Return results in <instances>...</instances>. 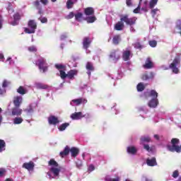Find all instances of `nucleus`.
Masks as SVG:
<instances>
[{"label":"nucleus","instance_id":"obj_1","mask_svg":"<svg viewBox=\"0 0 181 181\" xmlns=\"http://www.w3.org/2000/svg\"><path fill=\"white\" fill-rule=\"evenodd\" d=\"M48 165L49 166H52L49 168V171L47 173V176H49V179L52 180V179H56V177H59L62 170V167L59 166V163H57L54 159H51L49 160Z\"/></svg>","mask_w":181,"mask_h":181},{"label":"nucleus","instance_id":"obj_2","mask_svg":"<svg viewBox=\"0 0 181 181\" xmlns=\"http://www.w3.org/2000/svg\"><path fill=\"white\" fill-rule=\"evenodd\" d=\"M179 139H172L171 144L172 146H168V149L170 152H177V153H180L181 146H179Z\"/></svg>","mask_w":181,"mask_h":181},{"label":"nucleus","instance_id":"obj_3","mask_svg":"<svg viewBox=\"0 0 181 181\" xmlns=\"http://www.w3.org/2000/svg\"><path fill=\"white\" fill-rule=\"evenodd\" d=\"M35 66H37L40 71H42V73H46V71H47L49 69L46 59L44 57H40L35 62Z\"/></svg>","mask_w":181,"mask_h":181},{"label":"nucleus","instance_id":"obj_4","mask_svg":"<svg viewBox=\"0 0 181 181\" xmlns=\"http://www.w3.org/2000/svg\"><path fill=\"white\" fill-rule=\"evenodd\" d=\"M28 26L30 29L28 28H25L24 31L25 33H28L29 35L35 33V32H36V29H37V24L35 20H30L28 23Z\"/></svg>","mask_w":181,"mask_h":181},{"label":"nucleus","instance_id":"obj_5","mask_svg":"<svg viewBox=\"0 0 181 181\" xmlns=\"http://www.w3.org/2000/svg\"><path fill=\"white\" fill-rule=\"evenodd\" d=\"M177 66H180V57H175L169 66L170 69H171L173 73L175 74H178L179 73V68H177Z\"/></svg>","mask_w":181,"mask_h":181},{"label":"nucleus","instance_id":"obj_6","mask_svg":"<svg viewBox=\"0 0 181 181\" xmlns=\"http://www.w3.org/2000/svg\"><path fill=\"white\" fill-rule=\"evenodd\" d=\"M136 19H138L136 17L129 18L128 15L126 14L121 17L120 21L122 22H125L126 25H128L129 26H133V25L136 23Z\"/></svg>","mask_w":181,"mask_h":181},{"label":"nucleus","instance_id":"obj_7","mask_svg":"<svg viewBox=\"0 0 181 181\" xmlns=\"http://www.w3.org/2000/svg\"><path fill=\"white\" fill-rule=\"evenodd\" d=\"M109 58L111 59V60H112L114 63H117V62H118V60L121 59L119 49H112V51H110Z\"/></svg>","mask_w":181,"mask_h":181},{"label":"nucleus","instance_id":"obj_8","mask_svg":"<svg viewBox=\"0 0 181 181\" xmlns=\"http://www.w3.org/2000/svg\"><path fill=\"white\" fill-rule=\"evenodd\" d=\"M143 67L146 70H149L151 69H153L154 64H153V62H152V59H151V57L146 58V59L145 61V64L143 65Z\"/></svg>","mask_w":181,"mask_h":181},{"label":"nucleus","instance_id":"obj_9","mask_svg":"<svg viewBox=\"0 0 181 181\" xmlns=\"http://www.w3.org/2000/svg\"><path fill=\"white\" fill-rule=\"evenodd\" d=\"M132 52L131 49L127 48L126 50L123 51L122 52V59L124 62H128L131 58Z\"/></svg>","mask_w":181,"mask_h":181},{"label":"nucleus","instance_id":"obj_10","mask_svg":"<svg viewBox=\"0 0 181 181\" xmlns=\"http://www.w3.org/2000/svg\"><path fill=\"white\" fill-rule=\"evenodd\" d=\"M86 115H83V112H74L72 113L70 116V118H71L74 121L81 119V118H84Z\"/></svg>","mask_w":181,"mask_h":181},{"label":"nucleus","instance_id":"obj_11","mask_svg":"<svg viewBox=\"0 0 181 181\" xmlns=\"http://www.w3.org/2000/svg\"><path fill=\"white\" fill-rule=\"evenodd\" d=\"M90 45H91V40H90V37H85L83 40V49H85V50H88V47H90Z\"/></svg>","mask_w":181,"mask_h":181},{"label":"nucleus","instance_id":"obj_12","mask_svg":"<svg viewBox=\"0 0 181 181\" xmlns=\"http://www.w3.org/2000/svg\"><path fill=\"white\" fill-rule=\"evenodd\" d=\"M23 168L27 169V170H33L35 169V163H33V161L24 163L23 164Z\"/></svg>","mask_w":181,"mask_h":181},{"label":"nucleus","instance_id":"obj_13","mask_svg":"<svg viewBox=\"0 0 181 181\" xmlns=\"http://www.w3.org/2000/svg\"><path fill=\"white\" fill-rule=\"evenodd\" d=\"M83 13L86 16H93L95 13L94 8L93 7H87L84 8Z\"/></svg>","mask_w":181,"mask_h":181},{"label":"nucleus","instance_id":"obj_14","mask_svg":"<svg viewBox=\"0 0 181 181\" xmlns=\"http://www.w3.org/2000/svg\"><path fill=\"white\" fill-rule=\"evenodd\" d=\"M48 122L49 125H57L59 124V118L56 117V116H49L48 117Z\"/></svg>","mask_w":181,"mask_h":181},{"label":"nucleus","instance_id":"obj_15","mask_svg":"<svg viewBox=\"0 0 181 181\" xmlns=\"http://www.w3.org/2000/svg\"><path fill=\"white\" fill-rule=\"evenodd\" d=\"M148 166H158V163L156 162V158L153 157L151 158H147L146 161Z\"/></svg>","mask_w":181,"mask_h":181},{"label":"nucleus","instance_id":"obj_16","mask_svg":"<svg viewBox=\"0 0 181 181\" xmlns=\"http://www.w3.org/2000/svg\"><path fill=\"white\" fill-rule=\"evenodd\" d=\"M158 104H159L158 98H153L148 102V105L150 108H156V107H158Z\"/></svg>","mask_w":181,"mask_h":181},{"label":"nucleus","instance_id":"obj_17","mask_svg":"<svg viewBox=\"0 0 181 181\" xmlns=\"http://www.w3.org/2000/svg\"><path fill=\"white\" fill-rule=\"evenodd\" d=\"M78 71L76 69H71L69 71L67 72V76L69 80H73L74 78V76H77Z\"/></svg>","mask_w":181,"mask_h":181},{"label":"nucleus","instance_id":"obj_18","mask_svg":"<svg viewBox=\"0 0 181 181\" xmlns=\"http://www.w3.org/2000/svg\"><path fill=\"white\" fill-rule=\"evenodd\" d=\"M22 112L23 110L20 109L19 107H13L11 110L12 115H16L17 117L22 115Z\"/></svg>","mask_w":181,"mask_h":181},{"label":"nucleus","instance_id":"obj_19","mask_svg":"<svg viewBox=\"0 0 181 181\" xmlns=\"http://www.w3.org/2000/svg\"><path fill=\"white\" fill-rule=\"evenodd\" d=\"M72 103H74V104H75V105H81V104H83V103L84 104L87 103V100L86 99H84L83 98H78V99H74L72 100Z\"/></svg>","mask_w":181,"mask_h":181},{"label":"nucleus","instance_id":"obj_20","mask_svg":"<svg viewBox=\"0 0 181 181\" xmlns=\"http://www.w3.org/2000/svg\"><path fill=\"white\" fill-rule=\"evenodd\" d=\"M70 152L72 158H77V155L80 153V149L76 147H72L70 148Z\"/></svg>","mask_w":181,"mask_h":181},{"label":"nucleus","instance_id":"obj_21","mask_svg":"<svg viewBox=\"0 0 181 181\" xmlns=\"http://www.w3.org/2000/svg\"><path fill=\"white\" fill-rule=\"evenodd\" d=\"M69 153H70V147L66 146L64 151L59 153V156H61V158H64V156H67Z\"/></svg>","mask_w":181,"mask_h":181},{"label":"nucleus","instance_id":"obj_22","mask_svg":"<svg viewBox=\"0 0 181 181\" xmlns=\"http://www.w3.org/2000/svg\"><path fill=\"white\" fill-rule=\"evenodd\" d=\"M124 26V22L120 21L115 25V30H122Z\"/></svg>","mask_w":181,"mask_h":181},{"label":"nucleus","instance_id":"obj_23","mask_svg":"<svg viewBox=\"0 0 181 181\" xmlns=\"http://www.w3.org/2000/svg\"><path fill=\"white\" fill-rule=\"evenodd\" d=\"M13 104L15 107H21V104H22V97L16 96L14 98Z\"/></svg>","mask_w":181,"mask_h":181},{"label":"nucleus","instance_id":"obj_24","mask_svg":"<svg viewBox=\"0 0 181 181\" xmlns=\"http://www.w3.org/2000/svg\"><path fill=\"white\" fill-rule=\"evenodd\" d=\"M85 21H86L87 23H94V22L97 21V17H95V16H88V17L85 18Z\"/></svg>","mask_w":181,"mask_h":181},{"label":"nucleus","instance_id":"obj_25","mask_svg":"<svg viewBox=\"0 0 181 181\" xmlns=\"http://www.w3.org/2000/svg\"><path fill=\"white\" fill-rule=\"evenodd\" d=\"M120 42H121V35H116L113 37V39H112L113 45H115L117 46V45H119Z\"/></svg>","mask_w":181,"mask_h":181},{"label":"nucleus","instance_id":"obj_26","mask_svg":"<svg viewBox=\"0 0 181 181\" xmlns=\"http://www.w3.org/2000/svg\"><path fill=\"white\" fill-rule=\"evenodd\" d=\"M154 75H153V72H150L149 75H148V74H144L141 76V79L144 81H146V80H149L151 78H153Z\"/></svg>","mask_w":181,"mask_h":181},{"label":"nucleus","instance_id":"obj_27","mask_svg":"<svg viewBox=\"0 0 181 181\" xmlns=\"http://www.w3.org/2000/svg\"><path fill=\"white\" fill-rule=\"evenodd\" d=\"M33 4L35 6H36L37 9H39L38 13L40 15H43V11H42V8H40V1L36 0L35 1H34Z\"/></svg>","mask_w":181,"mask_h":181},{"label":"nucleus","instance_id":"obj_28","mask_svg":"<svg viewBox=\"0 0 181 181\" xmlns=\"http://www.w3.org/2000/svg\"><path fill=\"white\" fill-rule=\"evenodd\" d=\"M68 127H70V123L69 122H65L64 124H62L58 129L59 131H60L61 132H63V131H66V129Z\"/></svg>","mask_w":181,"mask_h":181},{"label":"nucleus","instance_id":"obj_29","mask_svg":"<svg viewBox=\"0 0 181 181\" xmlns=\"http://www.w3.org/2000/svg\"><path fill=\"white\" fill-rule=\"evenodd\" d=\"M128 153H131V155H135L136 153L137 150L134 146H129L127 147Z\"/></svg>","mask_w":181,"mask_h":181},{"label":"nucleus","instance_id":"obj_30","mask_svg":"<svg viewBox=\"0 0 181 181\" xmlns=\"http://www.w3.org/2000/svg\"><path fill=\"white\" fill-rule=\"evenodd\" d=\"M36 88L40 90H46L49 88V86L46 84L38 83L36 84Z\"/></svg>","mask_w":181,"mask_h":181},{"label":"nucleus","instance_id":"obj_31","mask_svg":"<svg viewBox=\"0 0 181 181\" xmlns=\"http://www.w3.org/2000/svg\"><path fill=\"white\" fill-rule=\"evenodd\" d=\"M175 29L177 31H174L173 33H178L181 31V21L178 20L176 23Z\"/></svg>","mask_w":181,"mask_h":181},{"label":"nucleus","instance_id":"obj_32","mask_svg":"<svg viewBox=\"0 0 181 181\" xmlns=\"http://www.w3.org/2000/svg\"><path fill=\"white\" fill-rule=\"evenodd\" d=\"M6 146V143H5V141L0 139V153L4 152V151H5Z\"/></svg>","mask_w":181,"mask_h":181},{"label":"nucleus","instance_id":"obj_33","mask_svg":"<svg viewBox=\"0 0 181 181\" xmlns=\"http://www.w3.org/2000/svg\"><path fill=\"white\" fill-rule=\"evenodd\" d=\"M23 122V119L22 117H16L13 119V124L15 125H19Z\"/></svg>","mask_w":181,"mask_h":181},{"label":"nucleus","instance_id":"obj_34","mask_svg":"<svg viewBox=\"0 0 181 181\" xmlns=\"http://www.w3.org/2000/svg\"><path fill=\"white\" fill-rule=\"evenodd\" d=\"M141 144H146L151 141V137L149 136H142L140 139Z\"/></svg>","mask_w":181,"mask_h":181},{"label":"nucleus","instance_id":"obj_35","mask_svg":"<svg viewBox=\"0 0 181 181\" xmlns=\"http://www.w3.org/2000/svg\"><path fill=\"white\" fill-rule=\"evenodd\" d=\"M134 49H138L139 50H142L144 49V45H141V42H136L133 44Z\"/></svg>","mask_w":181,"mask_h":181},{"label":"nucleus","instance_id":"obj_36","mask_svg":"<svg viewBox=\"0 0 181 181\" xmlns=\"http://www.w3.org/2000/svg\"><path fill=\"white\" fill-rule=\"evenodd\" d=\"M17 93H18V94H21V95H25V94H26V90H25L23 86H20L17 89Z\"/></svg>","mask_w":181,"mask_h":181},{"label":"nucleus","instance_id":"obj_37","mask_svg":"<svg viewBox=\"0 0 181 181\" xmlns=\"http://www.w3.org/2000/svg\"><path fill=\"white\" fill-rule=\"evenodd\" d=\"M148 97H152L153 98H158V92L155 90H151L148 94Z\"/></svg>","mask_w":181,"mask_h":181},{"label":"nucleus","instance_id":"obj_38","mask_svg":"<svg viewBox=\"0 0 181 181\" xmlns=\"http://www.w3.org/2000/svg\"><path fill=\"white\" fill-rule=\"evenodd\" d=\"M55 68L57 70H66V65L62 64H56L54 65Z\"/></svg>","mask_w":181,"mask_h":181},{"label":"nucleus","instance_id":"obj_39","mask_svg":"<svg viewBox=\"0 0 181 181\" xmlns=\"http://www.w3.org/2000/svg\"><path fill=\"white\" fill-rule=\"evenodd\" d=\"M158 4V0H151L149 3L150 9H153L156 5Z\"/></svg>","mask_w":181,"mask_h":181},{"label":"nucleus","instance_id":"obj_40","mask_svg":"<svg viewBox=\"0 0 181 181\" xmlns=\"http://www.w3.org/2000/svg\"><path fill=\"white\" fill-rule=\"evenodd\" d=\"M86 69L90 71H94V66H93V63L87 62L86 64Z\"/></svg>","mask_w":181,"mask_h":181},{"label":"nucleus","instance_id":"obj_41","mask_svg":"<svg viewBox=\"0 0 181 181\" xmlns=\"http://www.w3.org/2000/svg\"><path fill=\"white\" fill-rule=\"evenodd\" d=\"M22 16H23V14L16 13L13 15V19L14 21H21V18H22Z\"/></svg>","mask_w":181,"mask_h":181},{"label":"nucleus","instance_id":"obj_42","mask_svg":"<svg viewBox=\"0 0 181 181\" xmlns=\"http://www.w3.org/2000/svg\"><path fill=\"white\" fill-rule=\"evenodd\" d=\"M136 88H137V91H144L145 90V86H144V83H139L137 86H136Z\"/></svg>","mask_w":181,"mask_h":181},{"label":"nucleus","instance_id":"obj_43","mask_svg":"<svg viewBox=\"0 0 181 181\" xmlns=\"http://www.w3.org/2000/svg\"><path fill=\"white\" fill-rule=\"evenodd\" d=\"M59 76L62 80H64V78H67V74L64 70H59Z\"/></svg>","mask_w":181,"mask_h":181},{"label":"nucleus","instance_id":"obj_44","mask_svg":"<svg viewBox=\"0 0 181 181\" xmlns=\"http://www.w3.org/2000/svg\"><path fill=\"white\" fill-rule=\"evenodd\" d=\"M6 176V169L5 168H0V177H4Z\"/></svg>","mask_w":181,"mask_h":181},{"label":"nucleus","instance_id":"obj_45","mask_svg":"<svg viewBox=\"0 0 181 181\" xmlns=\"http://www.w3.org/2000/svg\"><path fill=\"white\" fill-rule=\"evenodd\" d=\"M74 4V3L71 0H68L66 2V8L68 9H71V8H73Z\"/></svg>","mask_w":181,"mask_h":181},{"label":"nucleus","instance_id":"obj_46","mask_svg":"<svg viewBox=\"0 0 181 181\" xmlns=\"http://www.w3.org/2000/svg\"><path fill=\"white\" fill-rule=\"evenodd\" d=\"M148 45L151 46V47H156L158 42H156V40H151L148 42Z\"/></svg>","mask_w":181,"mask_h":181},{"label":"nucleus","instance_id":"obj_47","mask_svg":"<svg viewBox=\"0 0 181 181\" xmlns=\"http://www.w3.org/2000/svg\"><path fill=\"white\" fill-rule=\"evenodd\" d=\"M83 18V14L81 13H78L75 14V19L78 21V19H81Z\"/></svg>","mask_w":181,"mask_h":181},{"label":"nucleus","instance_id":"obj_48","mask_svg":"<svg viewBox=\"0 0 181 181\" xmlns=\"http://www.w3.org/2000/svg\"><path fill=\"white\" fill-rule=\"evenodd\" d=\"M38 21H40L41 23H47V18L46 17L39 18Z\"/></svg>","mask_w":181,"mask_h":181},{"label":"nucleus","instance_id":"obj_49","mask_svg":"<svg viewBox=\"0 0 181 181\" xmlns=\"http://www.w3.org/2000/svg\"><path fill=\"white\" fill-rule=\"evenodd\" d=\"M144 148L146 149V151H147V152H151L152 151V148H151L148 144H144Z\"/></svg>","mask_w":181,"mask_h":181},{"label":"nucleus","instance_id":"obj_50","mask_svg":"<svg viewBox=\"0 0 181 181\" xmlns=\"http://www.w3.org/2000/svg\"><path fill=\"white\" fill-rule=\"evenodd\" d=\"M25 112L30 114L33 112V107H32V105H30L28 108L25 109Z\"/></svg>","mask_w":181,"mask_h":181},{"label":"nucleus","instance_id":"obj_51","mask_svg":"<svg viewBox=\"0 0 181 181\" xmlns=\"http://www.w3.org/2000/svg\"><path fill=\"white\" fill-rule=\"evenodd\" d=\"M9 84H10V83H9L8 81L4 80V81H3L2 87H3L4 88H6L8 86H9Z\"/></svg>","mask_w":181,"mask_h":181},{"label":"nucleus","instance_id":"obj_52","mask_svg":"<svg viewBox=\"0 0 181 181\" xmlns=\"http://www.w3.org/2000/svg\"><path fill=\"white\" fill-rule=\"evenodd\" d=\"M29 52H37V49H36V47L35 46H31L28 47Z\"/></svg>","mask_w":181,"mask_h":181},{"label":"nucleus","instance_id":"obj_53","mask_svg":"<svg viewBox=\"0 0 181 181\" xmlns=\"http://www.w3.org/2000/svg\"><path fill=\"white\" fill-rule=\"evenodd\" d=\"M179 177V171L178 170H175L173 173V177L176 179V177Z\"/></svg>","mask_w":181,"mask_h":181},{"label":"nucleus","instance_id":"obj_54","mask_svg":"<svg viewBox=\"0 0 181 181\" xmlns=\"http://www.w3.org/2000/svg\"><path fill=\"white\" fill-rule=\"evenodd\" d=\"M141 11V5L139 4V6H137V8H136L134 10V13H139V11Z\"/></svg>","mask_w":181,"mask_h":181},{"label":"nucleus","instance_id":"obj_55","mask_svg":"<svg viewBox=\"0 0 181 181\" xmlns=\"http://www.w3.org/2000/svg\"><path fill=\"white\" fill-rule=\"evenodd\" d=\"M67 19H72V18H74V13L71 12L69 14L66 16Z\"/></svg>","mask_w":181,"mask_h":181},{"label":"nucleus","instance_id":"obj_56","mask_svg":"<svg viewBox=\"0 0 181 181\" xmlns=\"http://www.w3.org/2000/svg\"><path fill=\"white\" fill-rule=\"evenodd\" d=\"M141 181H152V179L148 178L146 176H143L141 177Z\"/></svg>","mask_w":181,"mask_h":181},{"label":"nucleus","instance_id":"obj_57","mask_svg":"<svg viewBox=\"0 0 181 181\" xmlns=\"http://www.w3.org/2000/svg\"><path fill=\"white\" fill-rule=\"evenodd\" d=\"M40 3L41 2V4H42V5H47V4H49V0H39Z\"/></svg>","mask_w":181,"mask_h":181},{"label":"nucleus","instance_id":"obj_58","mask_svg":"<svg viewBox=\"0 0 181 181\" xmlns=\"http://www.w3.org/2000/svg\"><path fill=\"white\" fill-rule=\"evenodd\" d=\"M156 12H158V8H154V9L151 10V14L153 15V18L156 15Z\"/></svg>","mask_w":181,"mask_h":181},{"label":"nucleus","instance_id":"obj_59","mask_svg":"<svg viewBox=\"0 0 181 181\" xmlns=\"http://www.w3.org/2000/svg\"><path fill=\"white\" fill-rule=\"evenodd\" d=\"M126 4H127L128 6H132V0H127V1H126Z\"/></svg>","mask_w":181,"mask_h":181},{"label":"nucleus","instance_id":"obj_60","mask_svg":"<svg viewBox=\"0 0 181 181\" xmlns=\"http://www.w3.org/2000/svg\"><path fill=\"white\" fill-rule=\"evenodd\" d=\"M5 59V57L4 56V54L0 53V60L4 62V59Z\"/></svg>","mask_w":181,"mask_h":181},{"label":"nucleus","instance_id":"obj_61","mask_svg":"<svg viewBox=\"0 0 181 181\" xmlns=\"http://www.w3.org/2000/svg\"><path fill=\"white\" fill-rule=\"evenodd\" d=\"M11 25H12L13 26H16V25H18V21H15V20H14V21H13V22L11 23Z\"/></svg>","mask_w":181,"mask_h":181},{"label":"nucleus","instance_id":"obj_62","mask_svg":"<svg viewBox=\"0 0 181 181\" xmlns=\"http://www.w3.org/2000/svg\"><path fill=\"white\" fill-rule=\"evenodd\" d=\"M0 29H2V16L0 15Z\"/></svg>","mask_w":181,"mask_h":181},{"label":"nucleus","instance_id":"obj_63","mask_svg":"<svg viewBox=\"0 0 181 181\" xmlns=\"http://www.w3.org/2000/svg\"><path fill=\"white\" fill-rule=\"evenodd\" d=\"M154 138H155V139H157V141H159V135L155 134Z\"/></svg>","mask_w":181,"mask_h":181},{"label":"nucleus","instance_id":"obj_64","mask_svg":"<svg viewBox=\"0 0 181 181\" xmlns=\"http://www.w3.org/2000/svg\"><path fill=\"white\" fill-rule=\"evenodd\" d=\"M89 169H90V170H94V169H95L94 165H90V166H89Z\"/></svg>","mask_w":181,"mask_h":181}]
</instances>
